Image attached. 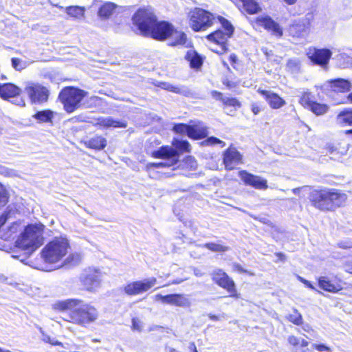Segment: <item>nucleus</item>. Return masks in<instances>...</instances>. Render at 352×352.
I'll return each mask as SVG.
<instances>
[{"label":"nucleus","instance_id":"obj_1","mask_svg":"<svg viewBox=\"0 0 352 352\" xmlns=\"http://www.w3.org/2000/svg\"><path fill=\"white\" fill-rule=\"evenodd\" d=\"M53 307L60 311H69L67 320L81 326L94 322L98 318V311L96 307L79 299L58 301Z\"/></svg>","mask_w":352,"mask_h":352},{"label":"nucleus","instance_id":"obj_2","mask_svg":"<svg viewBox=\"0 0 352 352\" xmlns=\"http://www.w3.org/2000/svg\"><path fill=\"white\" fill-rule=\"evenodd\" d=\"M67 237L56 236L49 241L41 251V258L45 265L38 267L43 271H52L62 266V261L70 250Z\"/></svg>","mask_w":352,"mask_h":352},{"label":"nucleus","instance_id":"obj_3","mask_svg":"<svg viewBox=\"0 0 352 352\" xmlns=\"http://www.w3.org/2000/svg\"><path fill=\"white\" fill-rule=\"evenodd\" d=\"M347 200L345 193L335 189H323L312 193L311 201L315 208L321 210L333 211L344 205Z\"/></svg>","mask_w":352,"mask_h":352},{"label":"nucleus","instance_id":"obj_4","mask_svg":"<svg viewBox=\"0 0 352 352\" xmlns=\"http://www.w3.org/2000/svg\"><path fill=\"white\" fill-rule=\"evenodd\" d=\"M45 226L42 223H32L23 226L22 232L15 241L16 246L24 250L33 252L43 242Z\"/></svg>","mask_w":352,"mask_h":352},{"label":"nucleus","instance_id":"obj_5","mask_svg":"<svg viewBox=\"0 0 352 352\" xmlns=\"http://www.w3.org/2000/svg\"><path fill=\"white\" fill-rule=\"evenodd\" d=\"M189 25L195 32L204 31L217 23V16L204 9L196 8L189 14Z\"/></svg>","mask_w":352,"mask_h":352},{"label":"nucleus","instance_id":"obj_6","mask_svg":"<svg viewBox=\"0 0 352 352\" xmlns=\"http://www.w3.org/2000/svg\"><path fill=\"white\" fill-rule=\"evenodd\" d=\"M217 23H220L223 28V31L218 30L209 34L207 38L219 46V50H213L218 54H222L227 50V41L233 34L234 28L232 24L222 16H217Z\"/></svg>","mask_w":352,"mask_h":352},{"label":"nucleus","instance_id":"obj_7","mask_svg":"<svg viewBox=\"0 0 352 352\" xmlns=\"http://www.w3.org/2000/svg\"><path fill=\"white\" fill-rule=\"evenodd\" d=\"M87 93L82 89L67 87L62 89L58 98L67 113H72L77 109Z\"/></svg>","mask_w":352,"mask_h":352},{"label":"nucleus","instance_id":"obj_8","mask_svg":"<svg viewBox=\"0 0 352 352\" xmlns=\"http://www.w3.org/2000/svg\"><path fill=\"white\" fill-rule=\"evenodd\" d=\"M152 156L155 158H160L166 160V162L159 163H150L147 165L148 168H161V167H169L175 165L179 159V155L177 152L170 146H164L159 148L157 150L154 151L152 153Z\"/></svg>","mask_w":352,"mask_h":352},{"label":"nucleus","instance_id":"obj_9","mask_svg":"<svg viewBox=\"0 0 352 352\" xmlns=\"http://www.w3.org/2000/svg\"><path fill=\"white\" fill-rule=\"evenodd\" d=\"M102 276V272L100 270L89 267L81 274L80 280L86 290L95 292L100 287Z\"/></svg>","mask_w":352,"mask_h":352},{"label":"nucleus","instance_id":"obj_10","mask_svg":"<svg viewBox=\"0 0 352 352\" xmlns=\"http://www.w3.org/2000/svg\"><path fill=\"white\" fill-rule=\"evenodd\" d=\"M212 280L219 287L226 289L230 297L239 298V294L234 280L222 270L217 269L211 274Z\"/></svg>","mask_w":352,"mask_h":352},{"label":"nucleus","instance_id":"obj_11","mask_svg":"<svg viewBox=\"0 0 352 352\" xmlns=\"http://www.w3.org/2000/svg\"><path fill=\"white\" fill-rule=\"evenodd\" d=\"M155 16L145 9L138 10L133 15L132 20L135 25L144 35H148L149 28L155 22Z\"/></svg>","mask_w":352,"mask_h":352},{"label":"nucleus","instance_id":"obj_12","mask_svg":"<svg viewBox=\"0 0 352 352\" xmlns=\"http://www.w3.org/2000/svg\"><path fill=\"white\" fill-rule=\"evenodd\" d=\"M156 283L157 279L154 277L133 281L127 283L123 290L129 296H137L148 291Z\"/></svg>","mask_w":352,"mask_h":352},{"label":"nucleus","instance_id":"obj_13","mask_svg":"<svg viewBox=\"0 0 352 352\" xmlns=\"http://www.w3.org/2000/svg\"><path fill=\"white\" fill-rule=\"evenodd\" d=\"M156 302H161L165 305H174L183 308H188L191 306V300L187 295L184 294H172L163 296L157 294L153 296Z\"/></svg>","mask_w":352,"mask_h":352},{"label":"nucleus","instance_id":"obj_14","mask_svg":"<svg viewBox=\"0 0 352 352\" xmlns=\"http://www.w3.org/2000/svg\"><path fill=\"white\" fill-rule=\"evenodd\" d=\"M24 90L33 103H42L48 99V89L38 83L28 82Z\"/></svg>","mask_w":352,"mask_h":352},{"label":"nucleus","instance_id":"obj_15","mask_svg":"<svg viewBox=\"0 0 352 352\" xmlns=\"http://www.w3.org/2000/svg\"><path fill=\"white\" fill-rule=\"evenodd\" d=\"M307 55L314 65L327 69L329 60L332 56V52L326 48H309L307 52Z\"/></svg>","mask_w":352,"mask_h":352},{"label":"nucleus","instance_id":"obj_16","mask_svg":"<svg viewBox=\"0 0 352 352\" xmlns=\"http://www.w3.org/2000/svg\"><path fill=\"white\" fill-rule=\"evenodd\" d=\"M21 89L12 83L0 84V97L5 100L14 99L13 102L19 106H24V100L19 98Z\"/></svg>","mask_w":352,"mask_h":352},{"label":"nucleus","instance_id":"obj_17","mask_svg":"<svg viewBox=\"0 0 352 352\" xmlns=\"http://www.w3.org/2000/svg\"><path fill=\"white\" fill-rule=\"evenodd\" d=\"M173 30V27L167 22H155L149 28L148 35H151L153 38L157 40H164L167 38Z\"/></svg>","mask_w":352,"mask_h":352},{"label":"nucleus","instance_id":"obj_18","mask_svg":"<svg viewBox=\"0 0 352 352\" xmlns=\"http://www.w3.org/2000/svg\"><path fill=\"white\" fill-rule=\"evenodd\" d=\"M241 179L245 185L250 186L258 190H266L268 187L267 181L258 175H254L246 170H241L239 173Z\"/></svg>","mask_w":352,"mask_h":352},{"label":"nucleus","instance_id":"obj_19","mask_svg":"<svg viewBox=\"0 0 352 352\" xmlns=\"http://www.w3.org/2000/svg\"><path fill=\"white\" fill-rule=\"evenodd\" d=\"M255 25L264 28L276 36L280 37L283 35V31L280 25L267 15L256 17Z\"/></svg>","mask_w":352,"mask_h":352},{"label":"nucleus","instance_id":"obj_20","mask_svg":"<svg viewBox=\"0 0 352 352\" xmlns=\"http://www.w3.org/2000/svg\"><path fill=\"white\" fill-rule=\"evenodd\" d=\"M257 91L263 96L270 107L272 109H280L286 104V102L283 98L271 90L259 88Z\"/></svg>","mask_w":352,"mask_h":352},{"label":"nucleus","instance_id":"obj_21","mask_svg":"<svg viewBox=\"0 0 352 352\" xmlns=\"http://www.w3.org/2000/svg\"><path fill=\"white\" fill-rule=\"evenodd\" d=\"M242 163L241 154L233 147L228 148L223 154V164L228 170L234 169Z\"/></svg>","mask_w":352,"mask_h":352},{"label":"nucleus","instance_id":"obj_22","mask_svg":"<svg viewBox=\"0 0 352 352\" xmlns=\"http://www.w3.org/2000/svg\"><path fill=\"white\" fill-rule=\"evenodd\" d=\"M23 226L24 225L20 221L13 222L0 231L1 238L5 241L14 239L18 233L20 234L22 232Z\"/></svg>","mask_w":352,"mask_h":352},{"label":"nucleus","instance_id":"obj_23","mask_svg":"<svg viewBox=\"0 0 352 352\" xmlns=\"http://www.w3.org/2000/svg\"><path fill=\"white\" fill-rule=\"evenodd\" d=\"M170 37L169 45L170 46H182L184 47H190L192 42L187 38L186 34L181 31L175 30L173 29Z\"/></svg>","mask_w":352,"mask_h":352},{"label":"nucleus","instance_id":"obj_24","mask_svg":"<svg viewBox=\"0 0 352 352\" xmlns=\"http://www.w3.org/2000/svg\"><path fill=\"white\" fill-rule=\"evenodd\" d=\"M312 15L308 14L305 17L301 19L298 22L294 23L291 31L295 32L298 36L306 34L309 29Z\"/></svg>","mask_w":352,"mask_h":352},{"label":"nucleus","instance_id":"obj_25","mask_svg":"<svg viewBox=\"0 0 352 352\" xmlns=\"http://www.w3.org/2000/svg\"><path fill=\"white\" fill-rule=\"evenodd\" d=\"M95 124L103 128H126L127 126L126 122L114 120L111 117L98 118Z\"/></svg>","mask_w":352,"mask_h":352},{"label":"nucleus","instance_id":"obj_26","mask_svg":"<svg viewBox=\"0 0 352 352\" xmlns=\"http://www.w3.org/2000/svg\"><path fill=\"white\" fill-rule=\"evenodd\" d=\"M318 283L321 289L329 292L335 293L342 289V286L340 280L332 282L325 276L320 277L318 279Z\"/></svg>","mask_w":352,"mask_h":352},{"label":"nucleus","instance_id":"obj_27","mask_svg":"<svg viewBox=\"0 0 352 352\" xmlns=\"http://www.w3.org/2000/svg\"><path fill=\"white\" fill-rule=\"evenodd\" d=\"M208 134L207 128L202 122L190 126L189 138L198 140L205 138Z\"/></svg>","mask_w":352,"mask_h":352},{"label":"nucleus","instance_id":"obj_28","mask_svg":"<svg viewBox=\"0 0 352 352\" xmlns=\"http://www.w3.org/2000/svg\"><path fill=\"white\" fill-rule=\"evenodd\" d=\"M331 88L336 92H346L352 88V84L347 80L338 78L329 82Z\"/></svg>","mask_w":352,"mask_h":352},{"label":"nucleus","instance_id":"obj_29","mask_svg":"<svg viewBox=\"0 0 352 352\" xmlns=\"http://www.w3.org/2000/svg\"><path fill=\"white\" fill-rule=\"evenodd\" d=\"M186 59L192 68H199L202 65V58L195 50H188L186 54Z\"/></svg>","mask_w":352,"mask_h":352},{"label":"nucleus","instance_id":"obj_30","mask_svg":"<svg viewBox=\"0 0 352 352\" xmlns=\"http://www.w3.org/2000/svg\"><path fill=\"white\" fill-rule=\"evenodd\" d=\"M116 8V4L111 2L104 3L98 10V16L102 19H107L113 14Z\"/></svg>","mask_w":352,"mask_h":352},{"label":"nucleus","instance_id":"obj_31","mask_svg":"<svg viewBox=\"0 0 352 352\" xmlns=\"http://www.w3.org/2000/svg\"><path fill=\"white\" fill-rule=\"evenodd\" d=\"M87 145L96 150H102L107 146V140L102 136H94L87 142Z\"/></svg>","mask_w":352,"mask_h":352},{"label":"nucleus","instance_id":"obj_32","mask_svg":"<svg viewBox=\"0 0 352 352\" xmlns=\"http://www.w3.org/2000/svg\"><path fill=\"white\" fill-rule=\"evenodd\" d=\"M308 109L316 116H321L328 111L329 107L325 104H321L314 101Z\"/></svg>","mask_w":352,"mask_h":352},{"label":"nucleus","instance_id":"obj_33","mask_svg":"<svg viewBox=\"0 0 352 352\" xmlns=\"http://www.w3.org/2000/svg\"><path fill=\"white\" fill-rule=\"evenodd\" d=\"M33 117L41 122H48L52 121L54 112L50 110L41 111H38Z\"/></svg>","mask_w":352,"mask_h":352},{"label":"nucleus","instance_id":"obj_34","mask_svg":"<svg viewBox=\"0 0 352 352\" xmlns=\"http://www.w3.org/2000/svg\"><path fill=\"white\" fill-rule=\"evenodd\" d=\"M243 5L244 9L251 14L258 12L260 8L255 0H240Z\"/></svg>","mask_w":352,"mask_h":352},{"label":"nucleus","instance_id":"obj_35","mask_svg":"<svg viewBox=\"0 0 352 352\" xmlns=\"http://www.w3.org/2000/svg\"><path fill=\"white\" fill-rule=\"evenodd\" d=\"M173 148L177 151L181 152H189L190 151V144L186 140H180L177 139H174L173 141ZM179 154V153H177Z\"/></svg>","mask_w":352,"mask_h":352},{"label":"nucleus","instance_id":"obj_36","mask_svg":"<svg viewBox=\"0 0 352 352\" xmlns=\"http://www.w3.org/2000/svg\"><path fill=\"white\" fill-rule=\"evenodd\" d=\"M161 87L165 90L176 94L186 95L188 93L187 89L184 87L175 86L167 82H162Z\"/></svg>","mask_w":352,"mask_h":352},{"label":"nucleus","instance_id":"obj_37","mask_svg":"<svg viewBox=\"0 0 352 352\" xmlns=\"http://www.w3.org/2000/svg\"><path fill=\"white\" fill-rule=\"evenodd\" d=\"M84 11V8L79 6H71L66 8L67 14L75 18H80L83 16Z\"/></svg>","mask_w":352,"mask_h":352},{"label":"nucleus","instance_id":"obj_38","mask_svg":"<svg viewBox=\"0 0 352 352\" xmlns=\"http://www.w3.org/2000/svg\"><path fill=\"white\" fill-rule=\"evenodd\" d=\"M183 168H185L186 170H195L197 167V161L192 156L187 157L182 162Z\"/></svg>","mask_w":352,"mask_h":352},{"label":"nucleus","instance_id":"obj_39","mask_svg":"<svg viewBox=\"0 0 352 352\" xmlns=\"http://www.w3.org/2000/svg\"><path fill=\"white\" fill-rule=\"evenodd\" d=\"M314 101L311 99V94L310 92L306 91H303L299 102L305 108L308 109Z\"/></svg>","mask_w":352,"mask_h":352},{"label":"nucleus","instance_id":"obj_40","mask_svg":"<svg viewBox=\"0 0 352 352\" xmlns=\"http://www.w3.org/2000/svg\"><path fill=\"white\" fill-rule=\"evenodd\" d=\"M287 320L296 325H300L302 323V315L294 309L293 312L287 316Z\"/></svg>","mask_w":352,"mask_h":352},{"label":"nucleus","instance_id":"obj_41","mask_svg":"<svg viewBox=\"0 0 352 352\" xmlns=\"http://www.w3.org/2000/svg\"><path fill=\"white\" fill-rule=\"evenodd\" d=\"M203 247L212 251V252H226L228 250V248L227 246L223 245L221 244H217L214 243H205Z\"/></svg>","mask_w":352,"mask_h":352},{"label":"nucleus","instance_id":"obj_42","mask_svg":"<svg viewBox=\"0 0 352 352\" xmlns=\"http://www.w3.org/2000/svg\"><path fill=\"white\" fill-rule=\"evenodd\" d=\"M300 65L301 63L298 58L289 59L287 63V69L293 73L298 72L300 70Z\"/></svg>","mask_w":352,"mask_h":352},{"label":"nucleus","instance_id":"obj_43","mask_svg":"<svg viewBox=\"0 0 352 352\" xmlns=\"http://www.w3.org/2000/svg\"><path fill=\"white\" fill-rule=\"evenodd\" d=\"M173 130L177 133L189 136L190 126L185 124H178L174 126Z\"/></svg>","mask_w":352,"mask_h":352},{"label":"nucleus","instance_id":"obj_44","mask_svg":"<svg viewBox=\"0 0 352 352\" xmlns=\"http://www.w3.org/2000/svg\"><path fill=\"white\" fill-rule=\"evenodd\" d=\"M338 119L340 122L352 124V111L340 113Z\"/></svg>","mask_w":352,"mask_h":352},{"label":"nucleus","instance_id":"obj_45","mask_svg":"<svg viewBox=\"0 0 352 352\" xmlns=\"http://www.w3.org/2000/svg\"><path fill=\"white\" fill-rule=\"evenodd\" d=\"M144 322L138 318H132L131 329L133 331L142 332L144 329Z\"/></svg>","mask_w":352,"mask_h":352},{"label":"nucleus","instance_id":"obj_46","mask_svg":"<svg viewBox=\"0 0 352 352\" xmlns=\"http://www.w3.org/2000/svg\"><path fill=\"white\" fill-rule=\"evenodd\" d=\"M340 65L342 67H348L352 66V57L344 54L339 56Z\"/></svg>","mask_w":352,"mask_h":352},{"label":"nucleus","instance_id":"obj_47","mask_svg":"<svg viewBox=\"0 0 352 352\" xmlns=\"http://www.w3.org/2000/svg\"><path fill=\"white\" fill-rule=\"evenodd\" d=\"M12 65L16 70H18V71L25 69L27 66L25 62L21 60L19 58H12Z\"/></svg>","mask_w":352,"mask_h":352},{"label":"nucleus","instance_id":"obj_48","mask_svg":"<svg viewBox=\"0 0 352 352\" xmlns=\"http://www.w3.org/2000/svg\"><path fill=\"white\" fill-rule=\"evenodd\" d=\"M8 202L7 192L5 187L0 184V209Z\"/></svg>","mask_w":352,"mask_h":352},{"label":"nucleus","instance_id":"obj_49","mask_svg":"<svg viewBox=\"0 0 352 352\" xmlns=\"http://www.w3.org/2000/svg\"><path fill=\"white\" fill-rule=\"evenodd\" d=\"M205 143L208 145H214V144H220L221 147H224L226 146V143L222 140L215 138V137H210L206 141Z\"/></svg>","mask_w":352,"mask_h":352},{"label":"nucleus","instance_id":"obj_50","mask_svg":"<svg viewBox=\"0 0 352 352\" xmlns=\"http://www.w3.org/2000/svg\"><path fill=\"white\" fill-rule=\"evenodd\" d=\"M223 102L226 105L232 106V107H240L239 102L233 98H223L222 99Z\"/></svg>","mask_w":352,"mask_h":352},{"label":"nucleus","instance_id":"obj_51","mask_svg":"<svg viewBox=\"0 0 352 352\" xmlns=\"http://www.w3.org/2000/svg\"><path fill=\"white\" fill-rule=\"evenodd\" d=\"M42 340L45 342H47V343H50L52 345H62V343L58 340H56L55 338H51L50 336L47 335V334H43L42 336Z\"/></svg>","mask_w":352,"mask_h":352},{"label":"nucleus","instance_id":"obj_52","mask_svg":"<svg viewBox=\"0 0 352 352\" xmlns=\"http://www.w3.org/2000/svg\"><path fill=\"white\" fill-rule=\"evenodd\" d=\"M232 270L235 272H238L239 273H248L250 275H253V273H251L250 272H248L247 270H244L242 266L238 263H233L232 265Z\"/></svg>","mask_w":352,"mask_h":352},{"label":"nucleus","instance_id":"obj_53","mask_svg":"<svg viewBox=\"0 0 352 352\" xmlns=\"http://www.w3.org/2000/svg\"><path fill=\"white\" fill-rule=\"evenodd\" d=\"M313 347L320 352H322V351L331 352L332 351L329 347L327 346L324 344H314Z\"/></svg>","mask_w":352,"mask_h":352},{"label":"nucleus","instance_id":"obj_54","mask_svg":"<svg viewBox=\"0 0 352 352\" xmlns=\"http://www.w3.org/2000/svg\"><path fill=\"white\" fill-rule=\"evenodd\" d=\"M338 246L342 249H349L352 252V242L349 241H341L338 243Z\"/></svg>","mask_w":352,"mask_h":352},{"label":"nucleus","instance_id":"obj_55","mask_svg":"<svg viewBox=\"0 0 352 352\" xmlns=\"http://www.w3.org/2000/svg\"><path fill=\"white\" fill-rule=\"evenodd\" d=\"M288 342L289 344L296 346L300 344V339L294 336H291L288 338Z\"/></svg>","mask_w":352,"mask_h":352},{"label":"nucleus","instance_id":"obj_56","mask_svg":"<svg viewBox=\"0 0 352 352\" xmlns=\"http://www.w3.org/2000/svg\"><path fill=\"white\" fill-rule=\"evenodd\" d=\"M251 109L254 115L258 114L261 111V107L257 104H252L251 106Z\"/></svg>","mask_w":352,"mask_h":352},{"label":"nucleus","instance_id":"obj_57","mask_svg":"<svg viewBox=\"0 0 352 352\" xmlns=\"http://www.w3.org/2000/svg\"><path fill=\"white\" fill-rule=\"evenodd\" d=\"M211 94L212 96L217 100H222L223 98L222 94L217 91H213Z\"/></svg>","mask_w":352,"mask_h":352},{"label":"nucleus","instance_id":"obj_58","mask_svg":"<svg viewBox=\"0 0 352 352\" xmlns=\"http://www.w3.org/2000/svg\"><path fill=\"white\" fill-rule=\"evenodd\" d=\"M0 174L3 175H10V170H8V168H6L2 165H0Z\"/></svg>","mask_w":352,"mask_h":352},{"label":"nucleus","instance_id":"obj_59","mask_svg":"<svg viewBox=\"0 0 352 352\" xmlns=\"http://www.w3.org/2000/svg\"><path fill=\"white\" fill-rule=\"evenodd\" d=\"M8 219V213L0 216V227L2 226Z\"/></svg>","mask_w":352,"mask_h":352},{"label":"nucleus","instance_id":"obj_60","mask_svg":"<svg viewBox=\"0 0 352 352\" xmlns=\"http://www.w3.org/2000/svg\"><path fill=\"white\" fill-rule=\"evenodd\" d=\"M194 274L197 277H201L204 275V272L197 268H195L194 270Z\"/></svg>","mask_w":352,"mask_h":352},{"label":"nucleus","instance_id":"obj_61","mask_svg":"<svg viewBox=\"0 0 352 352\" xmlns=\"http://www.w3.org/2000/svg\"><path fill=\"white\" fill-rule=\"evenodd\" d=\"M345 270L346 272L352 274V263L346 264Z\"/></svg>","mask_w":352,"mask_h":352},{"label":"nucleus","instance_id":"obj_62","mask_svg":"<svg viewBox=\"0 0 352 352\" xmlns=\"http://www.w3.org/2000/svg\"><path fill=\"white\" fill-rule=\"evenodd\" d=\"M183 281H184L183 279H176V280H173L171 283L166 284V285H170L171 284L177 285V284H179V283H182Z\"/></svg>","mask_w":352,"mask_h":352},{"label":"nucleus","instance_id":"obj_63","mask_svg":"<svg viewBox=\"0 0 352 352\" xmlns=\"http://www.w3.org/2000/svg\"><path fill=\"white\" fill-rule=\"evenodd\" d=\"M189 349H190L192 352H198L194 342H191L190 344Z\"/></svg>","mask_w":352,"mask_h":352},{"label":"nucleus","instance_id":"obj_64","mask_svg":"<svg viewBox=\"0 0 352 352\" xmlns=\"http://www.w3.org/2000/svg\"><path fill=\"white\" fill-rule=\"evenodd\" d=\"M302 346H307L308 345V342L303 340V339H300V344Z\"/></svg>","mask_w":352,"mask_h":352}]
</instances>
